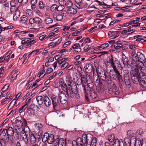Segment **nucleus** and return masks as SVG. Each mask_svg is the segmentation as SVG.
<instances>
[{"label":"nucleus","mask_w":146,"mask_h":146,"mask_svg":"<svg viewBox=\"0 0 146 146\" xmlns=\"http://www.w3.org/2000/svg\"><path fill=\"white\" fill-rule=\"evenodd\" d=\"M25 129L26 130L22 131L20 134H21V135L22 137V140L24 141L25 144V145H27L28 143V141L26 133H27L28 131H29V127L26 125L25 126Z\"/></svg>","instance_id":"7"},{"label":"nucleus","mask_w":146,"mask_h":146,"mask_svg":"<svg viewBox=\"0 0 146 146\" xmlns=\"http://www.w3.org/2000/svg\"><path fill=\"white\" fill-rule=\"evenodd\" d=\"M80 31L81 30H76L73 33L72 35L73 36H77L78 33H80Z\"/></svg>","instance_id":"62"},{"label":"nucleus","mask_w":146,"mask_h":146,"mask_svg":"<svg viewBox=\"0 0 146 146\" xmlns=\"http://www.w3.org/2000/svg\"><path fill=\"white\" fill-rule=\"evenodd\" d=\"M36 99L37 101V103L38 104L40 105L43 104L44 99L43 98L42 96H37Z\"/></svg>","instance_id":"26"},{"label":"nucleus","mask_w":146,"mask_h":146,"mask_svg":"<svg viewBox=\"0 0 146 146\" xmlns=\"http://www.w3.org/2000/svg\"><path fill=\"white\" fill-rule=\"evenodd\" d=\"M84 68L85 71L88 73H90L93 71V66L91 64H86Z\"/></svg>","instance_id":"21"},{"label":"nucleus","mask_w":146,"mask_h":146,"mask_svg":"<svg viewBox=\"0 0 146 146\" xmlns=\"http://www.w3.org/2000/svg\"><path fill=\"white\" fill-rule=\"evenodd\" d=\"M43 99V102L46 106L48 107L51 105V102L47 96H44Z\"/></svg>","instance_id":"20"},{"label":"nucleus","mask_w":146,"mask_h":146,"mask_svg":"<svg viewBox=\"0 0 146 146\" xmlns=\"http://www.w3.org/2000/svg\"><path fill=\"white\" fill-rule=\"evenodd\" d=\"M131 77L133 82L135 84H137L140 80L141 74L139 69L135 68L132 70L130 72Z\"/></svg>","instance_id":"3"},{"label":"nucleus","mask_w":146,"mask_h":146,"mask_svg":"<svg viewBox=\"0 0 146 146\" xmlns=\"http://www.w3.org/2000/svg\"><path fill=\"white\" fill-rule=\"evenodd\" d=\"M36 128L38 130L40 129L42 127V125L40 123H38L35 125Z\"/></svg>","instance_id":"51"},{"label":"nucleus","mask_w":146,"mask_h":146,"mask_svg":"<svg viewBox=\"0 0 146 146\" xmlns=\"http://www.w3.org/2000/svg\"><path fill=\"white\" fill-rule=\"evenodd\" d=\"M116 139L115 138V136L114 135H111L109 136L108 137V139L109 141L110 142H114Z\"/></svg>","instance_id":"43"},{"label":"nucleus","mask_w":146,"mask_h":146,"mask_svg":"<svg viewBox=\"0 0 146 146\" xmlns=\"http://www.w3.org/2000/svg\"><path fill=\"white\" fill-rule=\"evenodd\" d=\"M141 140L139 139H137L135 138V146H140L141 145Z\"/></svg>","instance_id":"46"},{"label":"nucleus","mask_w":146,"mask_h":146,"mask_svg":"<svg viewBox=\"0 0 146 146\" xmlns=\"http://www.w3.org/2000/svg\"><path fill=\"white\" fill-rule=\"evenodd\" d=\"M57 144L58 146H66V141L63 138H60Z\"/></svg>","instance_id":"24"},{"label":"nucleus","mask_w":146,"mask_h":146,"mask_svg":"<svg viewBox=\"0 0 146 146\" xmlns=\"http://www.w3.org/2000/svg\"><path fill=\"white\" fill-rule=\"evenodd\" d=\"M100 77H101V79L104 81H105L106 78L107 76L106 75L105 72H102V73H100Z\"/></svg>","instance_id":"39"},{"label":"nucleus","mask_w":146,"mask_h":146,"mask_svg":"<svg viewBox=\"0 0 146 146\" xmlns=\"http://www.w3.org/2000/svg\"><path fill=\"white\" fill-rule=\"evenodd\" d=\"M119 72L118 71V72H116L114 70H111L109 72V74L110 77L114 80H116L118 76V75Z\"/></svg>","instance_id":"17"},{"label":"nucleus","mask_w":146,"mask_h":146,"mask_svg":"<svg viewBox=\"0 0 146 146\" xmlns=\"http://www.w3.org/2000/svg\"><path fill=\"white\" fill-rule=\"evenodd\" d=\"M123 46V45L120 43L119 42L117 41L115 42L114 44L112 45L111 47L115 49H118L122 48Z\"/></svg>","instance_id":"23"},{"label":"nucleus","mask_w":146,"mask_h":146,"mask_svg":"<svg viewBox=\"0 0 146 146\" xmlns=\"http://www.w3.org/2000/svg\"><path fill=\"white\" fill-rule=\"evenodd\" d=\"M97 141V139L96 137H94L90 144V146H96Z\"/></svg>","instance_id":"42"},{"label":"nucleus","mask_w":146,"mask_h":146,"mask_svg":"<svg viewBox=\"0 0 146 146\" xmlns=\"http://www.w3.org/2000/svg\"><path fill=\"white\" fill-rule=\"evenodd\" d=\"M119 33H120V32L119 31H109L108 33V35L110 36V37L111 38H115L119 36Z\"/></svg>","instance_id":"16"},{"label":"nucleus","mask_w":146,"mask_h":146,"mask_svg":"<svg viewBox=\"0 0 146 146\" xmlns=\"http://www.w3.org/2000/svg\"><path fill=\"white\" fill-rule=\"evenodd\" d=\"M89 6L88 4L87 3H84L83 4H82V5H81V7L80 9H82L83 8H86L88 7H89Z\"/></svg>","instance_id":"64"},{"label":"nucleus","mask_w":146,"mask_h":146,"mask_svg":"<svg viewBox=\"0 0 146 146\" xmlns=\"http://www.w3.org/2000/svg\"><path fill=\"white\" fill-rule=\"evenodd\" d=\"M60 102L61 104H65L67 101V97L66 95L64 93L60 92L58 94V96Z\"/></svg>","instance_id":"11"},{"label":"nucleus","mask_w":146,"mask_h":146,"mask_svg":"<svg viewBox=\"0 0 146 146\" xmlns=\"http://www.w3.org/2000/svg\"><path fill=\"white\" fill-rule=\"evenodd\" d=\"M136 68H138L139 70H140V72H142V74H145V73L146 71V69L145 66L143 65L142 66H139Z\"/></svg>","instance_id":"32"},{"label":"nucleus","mask_w":146,"mask_h":146,"mask_svg":"<svg viewBox=\"0 0 146 146\" xmlns=\"http://www.w3.org/2000/svg\"><path fill=\"white\" fill-rule=\"evenodd\" d=\"M71 42L70 41H67L63 45V47L64 48H65L67 47L68 45L70 44Z\"/></svg>","instance_id":"63"},{"label":"nucleus","mask_w":146,"mask_h":146,"mask_svg":"<svg viewBox=\"0 0 146 146\" xmlns=\"http://www.w3.org/2000/svg\"><path fill=\"white\" fill-rule=\"evenodd\" d=\"M44 21L46 24H51L53 22L52 19L49 17H45Z\"/></svg>","instance_id":"29"},{"label":"nucleus","mask_w":146,"mask_h":146,"mask_svg":"<svg viewBox=\"0 0 146 146\" xmlns=\"http://www.w3.org/2000/svg\"><path fill=\"white\" fill-rule=\"evenodd\" d=\"M28 19V17L27 16L23 15L20 18V21L22 23H25Z\"/></svg>","instance_id":"35"},{"label":"nucleus","mask_w":146,"mask_h":146,"mask_svg":"<svg viewBox=\"0 0 146 146\" xmlns=\"http://www.w3.org/2000/svg\"><path fill=\"white\" fill-rule=\"evenodd\" d=\"M7 133V136H12L14 133H16V130L15 128L13 129L12 127H9L7 129H5Z\"/></svg>","instance_id":"18"},{"label":"nucleus","mask_w":146,"mask_h":146,"mask_svg":"<svg viewBox=\"0 0 146 146\" xmlns=\"http://www.w3.org/2000/svg\"><path fill=\"white\" fill-rule=\"evenodd\" d=\"M108 62L110 64V66L113 68L114 71L117 72H118V70L120 68H123L121 65L120 62L117 60H116L114 61L112 58H110Z\"/></svg>","instance_id":"4"},{"label":"nucleus","mask_w":146,"mask_h":146,"mask_svg":"<svg viewBox=\"0 0 146 146\" xmlns=\"http://www.w3.org/2000/svg\"><path fill=\"white\" fill-rule=\"evenodd\" d=\"M93 138V135L91 134H84L81 138L78 137L76 141L80 146H87L90 145Z\"/></svg>","instance_id":"1"},{"label":"nucleus","mask_w":146,"mask_h":146,"mask_svg":"<svg viewBox=\"0 0 146 146\" xmlns=\"http://www.w3.org/2000/svg\"><path fill=\"white\" fill-rule=\"evenodd\" d=\"M64 8V5H59L58 7L57 11H61L63 10Z\"/></svg>","instance_id":"61"},{"label":"nucleus","mask_w":146,"mask_h":146,"mask_svg":"<svg viewBox=\"0 0 146 146\" xmlns=\"http://www.w3.org/2000/svg\"><path fill=\"white\" fill-rule=\"evenodd\" d=\"M16 100H15V99H14L11 102L9 106L8 107V109H9L10 107H11L13 108L16 104Z\"/></svg>","instance_id":"45"},{"label":"nucleus","mask_w":146,"mask_h":146,"mask_svg":"<svg viewBox=\"0 0 146 146\" xmlns=\"http://www.w3.org/2000/svg\"><path fill=\"white\" fill-rule=\"evenodd\" d=\"M113 87H114V90L115 91V92H114L113 93L116 95L119 94V92L117 89L116 86L115 85L113 84Z\"/></svg>","instance_id":"53"},{"label":"nucleus","mask_w":146,"mask_h":146,"mask_svg":"<svg viewBox=\"0 0 146 146\" xmlns=\"http://www.w3.org/2000/svg\"><path fill=\"white\" fill-rule=\"evenodd\" d=\"M35 23L38 24H40L42 22L40 18L37 17H35Z\"/></svg>","instance_id":"41"},{"label":"nucleus","mask_w":146,"mask_h":146,"mask_svg":"<svg viewBox=\"0 0 146 146\" xmlns=\"http://www.w3.org/2000/svg\"><path fill=\"white\" fill-rule=\"evenodd\" d=\"M65 6L67 7H71L73 5L72 3L70 0H68L67 1H65Z\"/></svg>","instance_id":"36"},{"label":"nucleus","mask_w":146,"mask_h":146,"mask_svg":"<svg viewBox=\"0 0 146 146\" xmlns=\"http://www.w3.org/2000/svg\"><path fill=\"white\" fill-rule=\"evenodd\" d=\"M46 73V70H42V71H40L38 72L37 76L40 78H41L43 77Z\"/></svg>","instance_id":"31"},{"label":"nucleus","mask_w":146,"mask_h":146,"mask_svg":"<svg viewBox=\"0 0 146 146\" xmlns=\"http://www.w3.org/2000/svg\"><path fill=\"white\" fill-rule=\"evenodd\" d=\"M87 86L90 88V89L93 90L92 89L94 88V85L93 82L88 83Z\"/></svg>","instance_id":"55"},{"label":"nucleus","mask_w":146,"mask_h":146,"mask_svg":"<svg viewBox=\"0 0 146 146\" xmlns=\"http://www.w3.org/2000/svg\"><path fill=\"white\" fill-rule=\"evenodd\" d=\"M23 123L20 120L17 119L16 121V124L14 127L15 128V130H16V133L17 135H19L21 131L25 130L22 127Z\"/></svg>","instance_id":"6"},{"label":"nucleus","mask_w":146,"mask_h":146,"mask_svg":"<svg viewBox=\"0 0 146 146\" xmlns=\"http://www.w3.org/2000/svg\"><path fill=\"white\" fill-rule=\"evenodd\" d=\"M30 139L31 143H34L36 142V139L34 135L31 134H30Z\"/></svg>","instance_id":"30"},{"label":"nucleus","mask_w":146,"mask_h":146,"mask_svg":"<svg viewBox=\"0 0 146 146\" xmlns=\"http://www.w3.org/2000/svg\"><path fill=\"white\" fill-rule=\"evenodd\" d=\"M143 132V131L142 129H139L137 131V134L141 136Z\"/></svg>","instance_id":"60"},{"label":"nucleus","mask_w":146,"mask_h":146,"mask_svg":"<svg viewBox=\"0 0 146 146\" xmlns=\"http://www.w3.org/2000/svg\"><path fill=\"white\" fill-rule=\"evenodd\" d=\"M127 136L130 139L132 138L133 137H135V134L133 133L131 130L128 131L127 133Z\"/></svg>","instance_id":"34"},{"label":"nucleus","mask_w":146,"mask_h":146,"mask_svg":"<svg viewBox=\"0 0 146 146\" xmlns=\"http://www.w3.org/2000/svg\"><path fill=\"white\" fill-rule=\"evenodd\" d=\"M40 52V51L38 49H36L35 50H34L32 52H31L29 54L28 56H30L31 55V54H38Z\"/></svg>","instance_id":"52"},{"label":"nucleus","mask_w":146,"mask_h":146,"mask_svg":"<svg viewBox=\"0 0 146 146\" xmlns=\"http://www.w3.org/2000/svg\"><path fill=\"white\" fill-rule=\"evenodd\" d=\"M38 6L40 9H42L44 7V5L42 1H40L39 2Z\"/></svg>","instance_id":"58"},{"label":"nucleus","mask_w":146,"mask_h":146,"mask_svg":"<svg viewBox=\"0 0 146 146\" xmlns=\"http://www.w3.org/2000/svg\"><path fill=\"white\" fill-rule=\"evenodd\" d=\"M139 82L142 87H145L146 86V75L143 74Z\"/></svg>","instance_id":"15"},{"label":"nucleus","mask_w":146,"mask_h":146,"mask_svg":"<svg viewBox=\"0 0 146 146\" xmlns=\"http://www.w3.org/2000/svg\"><path fill=\"white\" fill-rule=\"evenodd\" d=\"M109 46V44L108 43H105L99 46V48L101 49H102L106 48Z\"/></svg>","instance_id":"40"},{"label":"nucleus","mask_w":146,"mask_h":146,"mask_svg":"<svg viewBox=\"0 0 146 146\" xmlns=\"http://www.w3.org/2000/svg\"><path fill=\"white\" fill-rule=\"evenodd\" d=\"M118 76L117 77V80L118 81L121 83L123 82V80L121 76L120 75V73L119 72L118 75Z\"/></svg>","instance_id":"54"},{"label":"nucleus","mask_w":146,"mask_h":146,"mask_svg":"<svg viewBox=\"0 0 146 146\" xmlns=\"http://www.w3.org/2000/svg\"><path fill=\"white\" fill-rule=\"evenodd\" d=\"M77 89V86L76 85L72 86H68L66 88V94L68 97L73 98L75 96L77 98H79Z\"/></svg>","instance_id":"2"},{"label":"nucleus","mask_w":146,"mask_h":146,"mask_svg":"<svg viewBox=\"0 0 146 146\" xmlns=\"http://www.w3.org/2000/svg\"><path fill=\"white\" fill-rule=\"evenodd\" d=\"M35 111V110H34L30 108L28 109L27 112L28 114L32 115L34 114Z\"/></svg>","instance_id":"48"},{"label":"nucleus","mask_w":146,"mask_h":146,"mask_svg":"<svg viewBox=\"0 0 146 146\" xmlns=\"http://www.w3.org/2000/svg\"><path fill=\"white\" fill-rule=\"evenodd\" d=\"M19 71L16 72L13 74L11 77V79H15L17 75L19 74Z\"/></svg>","instance_id":"59"},{"label":"nucleus","mask_w":146,"mask_h":146,"mask_svg":"<svg viewBox=\"0 0 146 146\" xmlns=\"http://www.w3.org/2000/svg\"><path fill=\"white\" fill-rule=\"evenodd\" d=\"M106 79L105 81L108 84H110L112 83V81L110 77L107 76Z\"/></svg>","instance_id":"50"},{"label":"nucleus","mask_w":146,"mask_h":146,"mask_svg":"<svg viewBox=\"0 0 146 146\" xmlns=\"http://www.w3.org/2000/svg\"><path fill=\"white\" fill-rule=\"evenodd\" d=\"M136 57L138 61L142 63H144L146 61L144 55L140 52H137Z\"/></svg>","instance_id":"13"},{"label":"nucleus","mask_w":146,"mask_h":146,"mask_svg":"<svg viewBox=\"0 0 146 146\" xmlns=\"http://www.w3.org/2000/svg\"><path fill=\"white\" fill-rule=\"evenodd\" d=\"M0 139L4 142L9 140V137L7 136V133L5 129L2 130L0 135Z\"/></svg>","instance_id":"12"},{"label":"nucleus","mask_w":146,"mask_h":146,"mask_svg":"<svg viewBox=\"0 0 146 146\" xmlns=\"http://www.w3.org/2000/svg\"><path fill=\"white\" fill-rule=\"evenodd\" d=\"M135 137H133L132 138L130 139V140H129L130 142H128L130 146H135Z\"/></svg>","instance_id":"33"},{"label":"nucleus","mask_w":146,"mask_h":146,"mask_svg":"<svg viewBox=\"0 0 146 146\" xmlns=\"http://www.w3.org/2000/svg\"><path fill=\"white\" fill-rule=\"evenodd\" d=\"M123 142L119 141L117 138L114 141V143L112 145V146H121Z\"/></svg>","instance_id":"25"},{"label":"nucleus","mask_w":146,"mask_h":146,"mask_svg":"<svg viewBox=\"0 0 146 146\" xmlns=\"http://www.w3.org/2000/svg\"><path fill=\"white\" fill-rule=\"evenodd\" d=\"M131 26H129L128 27V29L127 30L128 33L127 34H131L135 31V30L131 29Z\"/></svg>","instance_id":"49"},{"label":"nucleus","mask_w":146,"mask_h":146,"mask_svg":"<svg viewBox=\"0 0 146 146\" xmlns=\"http://www.w3.org/2000/svg\"><path fill=\"white\" fill-rule=\"evenodd\" d=\"M69 65V64L67 62H65L62 66L61 68L62 69L64 70L65 68Z\"/></svg>","instance_id":"56"},{"label":"nucleus","mask_w":146,"mask_h":146,"mask_svg":"<svg viewBox=\"0 0 146 146\" xmlns=\"http://www.w3.org/2000/svg\"><path fill=\"white\" fill-rule=\"evenodd\" d=\"M28 0H17L18 2L19 3H21L24 5L27 4Z\"/></svg>","instance_id":"47"},{"label":"nucleus","mask_w":146,"mask_h":146,"mask_svg":"<svg viewBox=\"0 0 146 146\" xmlns=\"http://www.w3.org/2000/svg\"><path fill=\"white\" fill-rule=\"evenodd\" d=\"M35 39L31 38L28 40L26 41V44L30 43L31 44H33L35 43Z\"/></svg>","instance_id":"44"},{"label":"nucleus","mask_w":146,"mask_h":146,"mask_svg":"<svg viewBox=\"0 0 146 146\" xmlns=\"http://www.w3.org/2000/svg\"><path fill=\"white\" fill-rule=\"evenodd\" d=\"M81 83L82 84V85L83 87V89H84V86H85L84 85V83H85V81L86 80L85 76L84 75H81L80 76Z\"/></svg>","instance_id":"37"},{"label":"nucleus","mask_w":146,"mask_h":146,"mask_svg":"<svg viewBox=\"0 0 146 146\" xmlns=\"http://www.w3.org/2000/svg\"><path fill=\"white\" fill-rule=\"evenodd\" d=\"M140 19V18L139 17H136L135 19H133L130 20L129 24L130 25L133 24H135L132 25V27H139L141 25L140 23H139Z\"/></svg>","instance_id":"10"},{"label":"nucleus","mask_w":146,"mask_h":146,"mask_svg":"<svg viewBox=\"0 0 146 146\" xmlns=\"http://www.w3.org/2000/svg\"><path fill=\"white\" fill-rule=\"evenodd\" d=\"M52 16L54 20L58 21H61L63 18L62 14H59L56 12H54L52 14Z\"/></svg>","instance_id":"19"},{"label":"nucleus","mask_w":146,"mask_h":146,"mask_svg":"<svg viewBox=\"0 0 146 146\" xmlns=\"http://www.w3.org/2000/svg\"><path fill=\"white\" fill-rule=\"evenodd\" d=\"M52 100L53 110L55 111L57 110V104L60 102L58 97L52 94L50 97Z\"/></svg>","instance_id":"8"},{"label":"nucleus","mask_w":146,"mask_h":146,"mask_svg":"<svg viewBox=\"0 0 146 146\" xmlns=\"http://www.w3.org/2000/svg\"><path fill=\"white\" fill-rule=\"evenodd\" d=\"M58 6L54 4L50 7V11L52 12H54L57 10Z\"/></svg>","instance_id":"38"},{"label":"nucleus","mask_w":146,"mask_h":146,"mask_svg":"<svg viewBox=\"0 0 146 146\" xmlns=\"http://www.w3.org/2000/svg\"><path fill=\"white\" fill-rule=\"evenodd\" d=\"M42 141L44 142H47L48 144H50L54 142L55 140L54 135L52 134L49 135L48 133H46L44 134Z\"/></svg>","instance_id":"5"},{"label":"nucleus","mask_w":146,"mask_h":146,"mask_svg":"<svg viewBox=\"0 0 146 146\" xmlns=\"http://www.w3.org/2000/svg\"><path fill=\"white\" fill-rule=\"evenodd\" d=\"M20 13L19 10L16 9L14 13L13 19L14 21H16L20 16Z\"/></svg>","instance_id":"22"},{"label":"nucleus","mask_w":146,"mask_h":146,"mask_svg":"<svg viewBox=\"0 0 146 146\" xmlns=\"http://www.w3.org/2000/svg\"><path fill=\"white\" fill-rule=\"evenodd\" d=\"M124 78L126 85L128 86L129 87L130 86V80L129 77L127 75H126V76H124Z\"/></svg>","instance_id":"28"},{"label":"nucleus","mask_w":146,"mask_h":146,"mask_svg":"<svg viewBox=\"0 0 146 146\" xmlns=\"http://www.w3.org/2000/svg\"><path fill=\"white\" fill-rule=\"evenodd\" d=\"M58 44V42H52L50 43L49 44V46H51L53 47H54L56 46V45H57Z\"/></svg>","instance_id":"57"},{"label":"nucleus","mask_w":146,"mask_h":146,"mask_svg":"<svg viewBox=\"0 0 146 146\" xmlns=\"http://www.w3.org/2000/svg\"><path fill=\"white\" fill-rule=\"evenodd\" d=\"M123 64L125 67L127 68L129 63V61L127 58L124 55V54L122 55L121 58Z\"/></svg>","instance_id":"14"},{"label":"nucleus","mask_w":146,"mask_h":146,"mask_svg":"<svg viewBox=\"0 0 146 146\" xmlns=\"http://www.w3.org/2000/svg\"><path fill=\"white\" fill-rule=\"evenodd\" d=\"M86 86H84V89H83L85 93L87 94H89L90 96L92 99H94L96 98L97 97V94L94 92L93 90H92L91 89H88L86 90Z\"/></svg>","instance_id":"9"},{"label":"nucleus","mask_w":146,"mask_h":146,"mask_svg":"<svg viewBox=\"0 0 146 146\" xmlns=\"http://www.w3.org/2000/svg\"><path fill=\"white\" fill-rule=\"evenodd\" d=\"M67 12L70 15H74L76 13L77 11L74 9L70 7L68 9Z\"/></svg>","instance_id":"27"}]
</instances>
